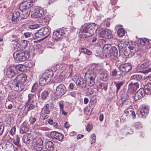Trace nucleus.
I'll use <instances>...</instances> for the list:
<instances>
[{
  "mask_svg": "<svg viewBox=\"0 0 151 151\" xmlns=\"http://www.w3.org/2000/svg\"><path fill=\"white\" fill-rule=\"evenodd\" d=\"M98 29V25L94 23H88L82 25L80 28L79 37L81 38L90 37Z\"/></svg>",
  "mask_w": 151,
  "mask_h": 151,
  "instance_id": "obj_1",
  "label": "nucleus"
},
{
  "mask_svg": "<svg viewBox=\"0 0 151 151\" xmlns=\"http://www.w3.org/2000/svg\"><path fill=\"white\" fill-rule=\"evenodd\" d=\"M118 47L120 54L126 58L132 56L139 50L138 44H134L128 46L127 49L124 44L120 42L118 44Z\"/></svg>",
  "mask_w": 151,
  "mask_h": 151,
  "instance_id": "obj_2",
  "label": "nucleus"
},
{
  "mask_svg": "<svg viewBox=\"0 0 151 151\" xmlns=\"http://www.w3.org/2000/svg\"><path fill=\"white\" fill-rule=\"evenodd\" d=\"M27 79L26 75L24 73L20 74L17 76L13 81L12 87L14 91H20L23 89V83Z\"/></svg>",
  "mask_w": 151,
  "mask_h": 151,
  "instance_id": "obj_3",
  "label": "nucleus"
},
{
  "mask_svg": "<svg viewBox=\"0 0 151 151\" xmlns=\"http://www.w3.org/2000/svg\"><path fill=\"white\" fill-rule=\"evenodd\" d=\"M103 51L105 57L110 58L111 60H115L117 56L118 52L116 48L115 47H111L109 44L105 45L103 48Z\"/></svg>",
  "mask_w": 151,
  "mask_h": 151,
  "instance_id": "obj_4",
  "label": "nucleus"
},
{
  "mask_svg": "<svg viewBox=\"0 0 151 151\" xmlns=\"http://www.w3.org/2000/svg\"><path fill=\"white\" fill-rule=\"evenodd\" d=\"M85 77L86 83L89 86H92L94 84L96 74L93 71L90 70H87L86 73Z\"/></svg>",
  "mask_w": 151,
  "mask_h": 151,
  "instance_id": "obj_5",
  "label": "nucleus"
},
{
  "mask_svg": "<svg viewBox=\"0 0 151 151\" xmlns=\"http://www.w3.org/2000/svg\"><path fill=\"white\" fill-rule=\"evenodd\" d=\"M29 55L28 53L25 55L24 52L20 51L15 52L13 54L14 59L18 63L25 61L29 58Z\"/></svg>",
  "mask_w": 151,
  "mask_h": 151,
  "instance_id": "obj_6",
  "label": "nucleus"
},
{
  "mask_svg": "<svg viewBox=\"0 0 151 151\" xmlns=\"http://www.w3.org/2000/svg\"><path fill=\"white\" fill-rule=\"evenodd\" d=\"M132 67L129 63L122 64L118 67L119 75L121 76L124 75L126 73L132 70Z\"/></svg>",
  "mask_w": 151,
  "mask_h": 151,
  "instance_id": "obj_7",
  "label": "nucleus"
},
{
  "mask_svg": "<svg viewBox=\"0 0 151 151\" xmlns=\"http://www.w3.org/2000/svg\"><path fill=\"white\" fill-rule=\"evenodd\" d=\"M52 76L46 72L43 73L39 79V84L42 86L47 84L50 81Z\"/></svg>",
  "mask_w": 151,
  "mask_h": 151,
  "instance_id": "obj_8",
  "label": "nucleus"
},
{
  "mask_svg": "<svg viewBox=\"0 0 151 151\" xmlns=\"http://www.w3.org/2000/svg\"><path fill=\"white\" fill-rule=\"evenodd\" d=\"M32 144L35 149L37 151H41L43 148V141L40 138L36 137L34 138Z\"/></svg>",
  "mask_w": 151,
  "mask_h": 151,
  "instance_id": "obj_9",
  "label": "nucleus"
},
{
  "mask_svg": "<svg viewBox=\"0 0 151 151\" xmlns=\"http://www.w3.org/2000/svg\"><path fill=\"white\" fill-rule=\"evenodd\" d=\"M31 16L33 18H37L40 17L44 14L43 9L41 7H34L32 9Z\"/></svg>",
  "mask_w": 151,
  "mask_h": 151,
  "instance_id": "obj_10",
  "label": "nucleus"
},
{
  "mask_svg": "<svg viewBox=\"0 0 151 151\" xmlns=\"http://www.w3.org/2000/svg\"><path fill=\"white\" fill-rule=\"evenodd\" d=\"M64 30L62 29H60L53 32L52 37L55 40L59 41L64 36Z\"/></svg>",
  "mask_w": 151,
  "mask_h": 151,
  "instance_id": "obj_11",
  "label": "nucleus"
},
{
  "mask_svg": "<svg viewBox=\"0 0 151 151\" xmlns=\"http://www.w3.org/2000/svg\"><path fill=\"white\" fill-rule=\"evenodd\" d=\"M33 5V2L25 1L20 4L19 9L22 11H27V9H30V7Z\"/></svg>",
  "mask_w": 151,
  "mask_h": 151,
  "instance_id": "obj_12",
  "label": "nucleus"
},
{
  "mask_svg": "<svg viewBox=\"0 0 151 151\" xmlns=\"http://www.w3.org/2000/svg\"><path fill=\"white\" fill-rule=\"evenodd\" d=\"M66 92V88L65 86L63 84L59 85L56 89V94L58 95L62 96Z\"/></svg>",
  "mask_w": 151,
  "mask_h": 151,
  "instance_id": "obj_13",
  "label": "nucleus"
},
{
  "mask_svg": "<svg viewBox=\"0 0 151 151\" xmlns=\"http://www.w3.org/2000/svg\"><path fill=\"white\" fill-rule=\"evenodd\" d=\"M16 72L15 67L12 66L8 68L6 70V75L7 76L10 78L14 77L16 75Z\"/></svg>",
  "mask_w": 151,
  "mask_h": 151,
  "instance_id": "obj_14",
  "label": "nucleus"
},
{
  "mask_svg": "<svg viewBox=\"0 0 151 151\" xmlns=\"http://www.w3.org/2000/svg\"><path fill=\"white\" fill-rule=\"evenodd\" d=\"M111 32L110 30L106 29L101 31L99 35L100 36L102 37L109 39L111 37Z\"/></svg>",
  "mask_w": 151,
  "mask_h": 151,
  "instance_id": "obj_15",
  "label": "nucleus"
},
{
  "mask_svg": "<svg viewBox=\"0 0 151 151\" xmlns=\"http://www.w3.org/2000/svg\"><path fill=\"white\" fill-rule=\"evenodd\" d=\"M50 135L51 137L54 139H57L61 141L63 138V135L57 132H51Z\"/></svg>",
  "mask_w": 151,
  "mask_h": 151,
  "instance_id": "obj_16",
  "label": "nucleus"
},
{
  "mask_svg": "<svg viewBox=\"0 0 151 151\" xmlns=\"http://www.w3.org/2000/svg\"><path fill=\"white\" fill-rule=\"evenodd\" d=\"M29 129V126L27 124V122L25 121L20 126V132L22 134L27 132Z\"/></svg>",
  "mask_w": 151,
  "mask_h": 151,
  "instance_id": "obj_17",
  "label": "nucleus"
},
{
  "mask_svg": "<svg viewBox=\"0 0 151 151\" xmlns=\"http://www.w3.org/2000/svg\"><path fill=\"white\" fill-rule=\"evenodd\" d=\"M145 93V91L143 88H141L139 89L135 94L134 98L135 101L138 100L142 98L144 96Z\"/></svg>",
  "mask_w": 151,
  "mask_h": 151,
  "instance_id": "obj_18",
  "label": "nucleus"
},
{
  "mask_svg": "<svg viewBox=\"0 0 151 151\" xmlns=\"http://www.w3.org/2000/svg\"><path fill=\"white\" fill-rule=\"evenodd\" d=\"M139 84L137 83H135L133 84L132 83H130L129 85L128 91L132 93H134L139 87Z\"/></svg>",
  "mask_w": 151,
  "mask_h": 151,
  "instance_id": "obj_19",
  "label": "nucleus"
},
{
  "mask_svg": "<svg viewBox=\"0 0 151 151\" xmlns=\"http://www.w3.org/2000/svg\"><path fill=\"white\" fill-rule=\"evenodd\" d=\"M149 112V106L148 105L143 104L140 111V113L142 117H145L148 113Z\"/></svg>",
  "mask_w": 151,
  "mask_h": 151,
  "instance_id": "obj_20",
  "label": "nucleus"
},
{
  "mask_svg": "<svg viewBox=\"0 0 151 151\" xmlns=\"http://www.w3.org/2000/svg\"><path fill=\"white\" fill-rule=\"evenodd\" d=\"M38 33L41 35L46 37L48 36L50 34L48 28L47 27H44L41 28L38 31Z\"/></svg>",
  "mask_w": 151,
  "mask_h": 151,
  "instance_id": "obj_21",
  "label": "nucleus"
},
{
  "mask_svg": "<svg viewBox=\"0 0 151 151\" xmlns=\"http://www.w3.org/2000/svg\"><path fill=\"white\" fill-rule=\"evenodd\" d=\"M32 139V137L30 133L25 134L23 137L22 140L25 143L29 144Z\"/></svg>",
  "mask_w": 151,
  "mask_h": 151,
  "instance_id": "obj_22",
  "label": "nucleus"
},
{
  "mask_svg": "<svg viewBox=\"0 0 151 151\" xmlns=\"http://www.w3.org/2000/svg\"><path fill=\"white\" fill-rule=\"evenodd\" d=\"M92 106V104H88V106L84 108V115L86 116V118H87V116L90 115L92 112L93 109ZM87 118H88V117H87Z\"/></svg>",
  "mask_w": 151,
  "mask_h": 151,
  "instance_id": "obj_23",
  "label": "nucleus"
},
{
  "mask_svg": "<svg viewBox=\"0 0 151 151\" xmlns=\"http://www.w3.org/2000/svg\"><path fill=\"white\" fill-rule=\"evenodd\" d=\"M99 77L101 80L106 81L109 79V74L106 72L103 71L100 73Z\"/></svg>",
  "mask_w": 151,
  "mask_h": 151,
  "instance_id": "obj_24",
  "label": "nucleus"
},
{
  "mask_svg": "<svg viewBox=\"0 0 151 151\" xmlns=\"http://www.w3.org/2000/svg\"><path fill=\"white\" fill-rule=\"evenodd\" d=\"M20 14V13L18 11H15L13 13L12 21L14 23H15L18 21Z\"/></svg>",
  "mask_w": 151,
  "mask_h": 151,
  "instance_id": "obj_25",
  "label": "nucleus"
},
{
  "mask_svg": "<svg viewBox=\"0 0 151 151\" xmlns=\"http://www.w3.org/2000/svg\"><path fill=\"white\" fill-rule=\"evenodd\" d=\"M5 147L9 151H16L18 150L17 148L15 147L11 143H6Z\"/></svg>",
  "mask_w": 151,
  "mask_h": 151,
  "instance_id": "obj_26",
  "label": "nucleus"
},
{
  "mask_svg": "<svg viewBox=\"0 0 151 151\" xmlns=\"http://www.w3.org/2000/svg\"><path fill=\"white\" fill-rule=\"evenodd\" d=\"M46 148L50 151L54 150L55 148L53 143L50 141L46 142L45 145Z\"/></svg>",
  "mask_w": 151,
  "mask_h": 151,
  "instance_id": "obj_27",
  "label": "nucleus"
},
{
  "mask_svg": "<svg viewBox=\"0 0 151 151\" xmlns=\"http://www.w3.org/2000/svg\"><path fill=\"white\" fill-rule=\"evenodd\" d=\"M54 108L53 104H46L43 108V110L45 113L48 114L50 113L51 109Z\"/></svg>",
  "mask_w": 151,
  "mask_h": 151,
  "instance_id": "obj_28",
  "label": "nucleus"
},
{
  "mask_svg": "<svg viewBox=\"0 0 151 151\" xmlns=\"http://www.w3.org/2000/svg\"><path fill=\"white\" fill-rule=\"evenodd\" d=\"M22 12V14L20 15L21 18L22 19H25L27 18L30 12V9H27V11H23Z\"/></svg>",
  "mask_w": 151,
  "mask_h": 151,
  "instance_id": "obj_29",
  "label": "nucleus"
},
{
  "mask_svg": "<svg viewBox=\"0 0 151 151\" xmlns=\"http://www.w3.org/2000/svg\"><path fill=\"white\" fill-rule=\"evenodd\" d=\"M145 93L147 94H151V83H148L144 86Z\"/></svg>",
  "mask_w": 151,
  "mask_h": 151,
  "instance_id": "obj_30",
  "label": "nucleus"
},
{
  "mask_svg": "<svg viewBox=\"0 0 151 151\" xmlns=\"http://www.w3.org/2000/svg\"><path fill=\"white\" fill-rule=\"evenodd\" d=\"M50 19L48 16H46L42 19L40 22L41 24L43 25H47L49 23Z\"/></svg>",
  "mask_w": 151,
  "mask_h": 151,
  "instance_id": "obj_31",
  "label": "nucleus"
},
{
  "mask_svg": "<svg viewBox=\"0 0 151 151\" xmlns=\"http://www.w3.org/2000/svg\"><path fill=\"white\" fill-rule=\"evenodd\" d=\"M98 89H101V90L104 89L106 91L107 89V87L105 86L104 84L100 82H98L96 84Z\"/></svg>",
  "mask_w": 151,
  "mask_h": 151,
  "instance_id": "obj_32",
  "label": "nucleus"
},
{
  "mask_svg": "<svg viewBox=\"0 0 151 151\" xmlns=\"http://www.w3.org/2000/svg\"><path fill=\"white\" fill-rule=\"evenodd\" d=\"M76 83L78 85H80L82 87H84L86 86V83L85 81L83 78H78L76 81Z\"/></svg>",
  "mask_w": 151,
  "mask_h": 151,
  "instance_id": "obj_33",
  "label": "nucleus"
},
{
  "mask_svg": "<svg viewBox=\"0 0 151 151\" xmlns=\"http://www.w3.org/2000/svg\"><path fill=\"white\" fill-rule=\"evenodd\" d=\"M142 76L140 75L135 74L132 76L130 79L131 80H134L136 81H139L141 79Z\"/></svg>",
  "mask_w": 151,
  "mask_h": 151,
  "instance_id": "obj_34",
  "label": "nucleus"
},
{
  "mask_svg": "<svg viewBox=\"0 0 151 151\" xmlns=\"http://www.w3.org/2000/svg\"><path fill=\"white\" fill-rule=\"evenodd\" d=\"M124 84L123 82L121 81H115L114 82V84L116 87L117 90L116 92H118L120 88Z\"/></svg>",
  "mask_w": 151,
  "mask_h": 151,
  "instance_id": "obj_35",
  "label": "nucleus"
},
{
  "mask_svg": "<svg viewBox=\"0 0 151 151\" xmlns=\"http://www.w3.org/2000/svg\"><path fill=\"white\" fill-rule=\"evenodd\" d=\"M14 143L18 147L21 146L20 143L19 138L17 135H16L15 137L13 139Z\"/></svg>",
  "mask_w": 151,
  "mask_h": 151,
  "instance_id": "obj_36",
  "label": "nucleus"
},
{
  "mask_svg": "<svg viewBox=\"0 0 151 151\" xmlns=\"http://www.w3.org/2000/svg\"><path fill=\"white\" fill-rule=\"evenodd\" d=\"M34 95L32 94H29L28 95V99L26 104H32L34 103V101L33 100Z\"/></svg>",
  "mask_w": 151,
  "mask_h": 151,
  "instance_id": "obj_37",
  "label": "nucleus"
},
{
  "mask_svg": "<svg viewBox=\"0 0 151 151\" xmlns=\"http://www.w3.org/2000/svg\"><path fill=\"white\" fill-rule=\"evenodd\" d=\"M15 68V69L16 70H18L21 71H24L25 66V65L19 64L16 65Z\"/></svg>",
  "mask_w": 151,
  "mask_h": 151,
  "instance_id": "obj_38",
  "label": "nucleus"
},
{
  "mask_svg": "<svg viewBox=\"0 0 151 151\" xmlns=\"http://www.w3.org/2000/svg\"><path fill=\"white\" fill-rule=\"evenodd\" d=\"M117 35L119 37H122L125 33V31L123 28H120L117 31Z\"/></svg>",
  "mask_w": 151,
  "mask_h": 151,
  "instance_id": "obj_39",
  "label": "nucleus"
},
{
  "mask_svg": "<svg viewBox=\"0 0 151 151\" xmlns=\"http://www.w3.org/2000/svg\"><path fill=\"white\" fill-rule=\"evenodd\" d=\"M15 96L13 95H9L8 96L7 98V99L6 101V102L8 101L10 102L13 103V102L14 101V98Z\"/></svg>",
  "mask_w": 151,
  "mask_h": 151,
  "instance_id": "obj_40",
  "label": "nucleus"
},
{
  "mask_svg": "<svg viewBox=\"0 0 151 151\" xmlns=\"http://www.w3.org/2000/svg\"><path fill=\"white\" fill-rule=\"evenodd\" d=\"M140 43L141 45H148L149 44V42L147 39L144 38L140 39Z\"/></svg>",
  "mask_w": 151,
  "mask_h": 151,
  "instance_id": "obj_41",
  "label": "nucleus"
},
{
  "mask_svg": "<svg viewBox=\"0 0 151 151\" xmlns=\"http://www.w3.org/2000/svg\"><path fill=\"white\" fill-rule=\"evenodd\" d=\"M4 124L3 122L0 121V136L3 134L4 129Z\"/></svg>",
  "mask_w": 151,
  "mask_h": 151,
  "instance_id": "obj_42",
  "label": "nucleus"
},
{
  "mask_svg": "<svg viewBox=\"0 0 151 151\" xmlns=\"http://www.w3.org/2000/svg\"><path fill=\"white\" fill-rule=\"evenodd\" d=\"M110 19H106L103 21L101 24L104 26L106 25V27H109L110 25Z\"/></svg>",
  "mask_w": 151,
  "mask_h": 151,
  "instance_id": "obj_43",
  "label": "nucleus"
},
{
  "mask_svg": "<svg viewBox=\"0 0 151 151\" xmlns=\"http://www.w3.org/2000/svg\"><path fill=\"white\" fill-rule=\"evenodd\" d=\"M149 65V63L148 62H145L142 64L140 67L142 69H144L147 68Z\"/></svg>",
  "mask_w": 151,
  "mask_h": 151,
  "instance_id": "obj_44",
  "label": "nucleus"
},
{
  "mask_svg": "<svg viewBox=\"0 0 151 151\" xmlns=\"http://www.w3.org/2000/svg\"><path fill=\"white\" fill-rule=\"evenodd\" d=\"M81 51L82 52L88 55H91V51L86 48H81Z\"/></svg>",
  "mask_w": 151,
  "mask_h": 151,
  "instance_id": "obj_45",
  "label": "nucleus"
},
{
  "mask_svg": "<svg viewBox=\"0 0 151 151\" xmlns=\"http://www.w3.org/2000/svg\"><path fill=\"white\" fill-rule=\"evenodd\" d=\"M48 92L47 91H45L43 92L41 95V97L42 99L44 100L48 96Z\"/></svg>",
  "mask_w": 151,
  "mask_h": 151,
  "instance_id": "obj_46",
  "label": "nucleus"
},
{
  "mask_svg": "<svg viewBox=\"0 0 151 151\" xmlns=\"http://www.w3.org/2000/svg\"><path fill=\"white\" fill-rule=\"evenodd\" d=\"M12 37L13 39L12 40V42H17L19 40V39L20 38L19 35H13Z\"/></svg>",
  "mask_w": 151,
  "mask_h": 151,
  "instance_id": "obj_47",
  "label": "nucleus"
},
{
  "mask_svg": "<svg viewBox=\"0 0 151 151\" xmlns=\"http://www.w3.org/2000/svg\"><path fill=\"white\" fill-rule=\"evenodd\" d=\"M16 128L15 127H14L12 128L10 131L9 133L12 136H13L15 134Z\"/></svg>",
  "mask_w": 151,
  "mask_h": 151,
  "instance_id": "obj_48",
  "label": "nucleus"
},
{
  "mask_svg": "<svg viewBox=\"0 0 151 151\" xmlns=\"http://www.w3.org/2000/svg\"><path fill=\"white\" fill-rule=\"evenodd\" d=\"M36 120V119L35 118L32 117H30L29 120L30 124L33 125L35 122Z\"/></svg>",
  "mask_w": 151,
  "mask_h": 151,
  "instance_id": "obj_49",
  "label": "nucleus"
},
{
  "mask_svg": "<svg viewBox=\"0 0 151 151\" xmlns=\"http://www.w3.org/2000/svg\"><path fill=\"white\" fill-rule=\"evenodd\" d=\"M38 87V85L36 83L34 84L32 88V90L31 91L32 92H34L35 90L37 89Z\"/></svg>",
  "mask_w": 151,
  "mask_h": 151,
  "instance_id": "obj_50",
  "label": "nucleus"
},
{
  "mask_svg": "<svg viewBox=\"0 0 151 151\" xmlns=\"http://www.w3.org/2000/svg\"><path fill=\"white\" fill-rule=\"evenodd\" d=\"M96 135L95 134H93L91 138V143L94 142L96 141Z\"/></svg>",
  "mask_w": 151,
  "mask_h": 151,
  "instance_id": "obj_51",
  "label": "nucleus"
},
{
  "mask_svg": "<svg viewBox=\"0 0 151 151\" xmlns=\"http://www.w3.org/2000/svg\"><path fill=\"white\" fill-rule=\"evenodd\" d=\"M39 27V25L36 24L30 25L29 27V28L31 29H34L38 28Z\"/></svg>",
  "mask_w": 151,
  "mask_h": 151,
  "instance_id": "obj_52",
  "label": "nucleus"
},
{
  "mask_svg": "<svg viewBox=\"0 0 151 151\" xmlns=\"http://www.w3.org/2000/svg\"><path fill=\"white\" fill-rule=\"evenodd\" d=\"M132 110V108L131 106H130L129 108L127 109L124 111V113L125 114H128L129 115L130 112H131Z\"/></svg>",
  "mask_w": 151,
  "mask_h": 151,
  "instance_id": "obj_53",
  "label": "nucleus"
},
{
  "mask_svg": "<svg viewBox=\"0 0 151 151\" xmlns=\"http://www.w3.org/2000/svg\"><path fill=\"white\" fill-rule=\"evenodd\" d=\"M92 128V125L90 124H88L86 127V130L88 131H90Z\"/></svg>",
  "mask_w": 151,
  "mask_h": 151,
  "instance_id": "obj_54",
  "label": "nucleus"
},
{
  "mask_svg": "<svg viewBox=\"0 0 151 151\" xmlns=\"http://www.w3.org/2000/svg\"><path fill=\"white\" fill-rule=\"evenodd\" d=\"M24 35L25 37L27 38L30 37L32 35V33L27 32L24 33Z\"/></svg>",
  "mask_w": 151,
  "mask_h": 151,
  "instance_id": "obj_55",
  "label": "nucleus"
},
{
  "mask_svg": "<svg viewBox=\"0 0 151 151\" xmlns=\"http://www.w3.org/2000/svg\"><path fill=\"white\" fill-rule=\"evenodd\" d=\"M135 127L136 128L139 129L142 127V125L139 122H137L135 124Z\"/></svg>",
  "mask_w": 151,
  "mask_h": 151,
  "instance_id": "obj_56",
  "label": "nucleus"
},
{
  "mask_svg": "<svg viewBox=\"0 0 151 151\" xmlns=\"http://www.w3.org/2000/svg\"><path fill=\"white\" fill-rule=\"evenodd\" d=\"M94 93V91L91 88H88V90L87 91V93L88 94V95H91L93 93Z\"/></svg>",
  "mask_w": 151,
  "mask_h": 151,
  "instance_id": "obj_57",
  "label": "nucleus"
},
{
  "mask_svg": "<svg viewBox=\"0 0 151 151\" xmlns=\"http://www.w3.org/2000/svg\"><path fill=\"white\" fill-rule=\"evenodd\" d=\"M117 70H113L111 72V75L113 76H115L117 75Z\"/></svg>",
  "mask_w": 151,
  "mask_h": 151,
  "instance_id": "obj_58",
  "label": "nucleus"
},
{
  "mask_svg": "<svg viewBox=\"0 0 151 151\" xmlns=\"http://www.w3.org/2000/svg\"><path fill=\"white\" fill-rule=\"evenodd\" d=\"M129 115H132V118L133 119H134L135 118L136 114L134 112V111L132 110L131 112H130Z\"/></svg>",
  "mask_w": 151,
  "mask_h": 151,
  "instance_id": "obj_59",
  "label": "nucleus"
},
{
  "mask_svg": "<svg viewBox=\"0 0 151 151\" xmlns=\"http://www.w3.org/2000/svg\"><path fill=\"white\" fill-rule=\"evenodd\" d=\"M96 102V100L93 98H91L90 100V103L91 104H94Z\"/></svg>",
  "mask_w": 151,
  "mask_h": 151,
  "instance_id": "obj_60",
  "label": "nucleus"
},
{
  "mask_svg": "<svg viewBox=\"0 0 151 151\" xmlns=\"http://www.w3.org/2000/svg\"><path fill=\"white\" fill-rule=\"evenodd\" d=\"M74 84L73 83H70L69 85V88L71 89H73L74 88Z\"/></svg>",
  "mask_w": 151,
  "mask_h": 151,
  "instance_id": "obj_61",
  "label": "nucleus"
},
{
  "mask_svg": "<svg viewBox=\"0 0 151 151\" xmlns=\"http://www.w3.org/2000/svg\"><path fill=\"white\" fill-rule=\"evenodd\" d=\"M5 107L9 109H11L12 107V104H5Z\"/></svg>",
  "mask_w": 151,
  "mask_h": 151,
  "instance_id": "obj_62",
  "label": "nucleus"
},
{
  "mask_svg": "<svg viewBox=\"0 0 151 151\" xmlns=\"http://www.w3.org/2000/svg\"><path fill=\"white\" fill-rule=\"evenodd\" d=\"M34 107L35 106H34L33 104H29L28 109L29 110H31L34 108Z\"/></svg>",
  "mask_w": 151,
  "mask_h": 151,
  "instance_id": "obj_63",
  "label": "nucleus"
},
{
  "mask_svg": "<svg viewBox=\"0 0 151 151\" xmlns=\"http://www.w3.org/2000/svg\"><path fill=\"white\" fill-rule=\"evenodd\" d=\"M151 72V67L147 69L146 70H145V73H147L149 72Z\"/></svg>",
  "mask_w": 151,
  "mask_h": 151,
  "instance_id": "obj_64",
  "label": "nucleus"
}]
</instances>
